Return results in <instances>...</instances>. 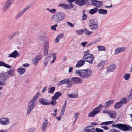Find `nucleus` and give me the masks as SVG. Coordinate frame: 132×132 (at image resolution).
<instances>
[{"label":"nucleus","instance_id":"1","mask_svg":"<svg viewBox=\"0 0 132 132\" xmlns=\"http://www.w3.org/2000/svg\"><path fill=\"white\" fill-rule=\"evenodd\" d=\"M75 73L78 75L82 78H87L91 76L92 72L89 70H77L75 71Z\"/></svg>","mask_w":132,"mask_h":132},{"label":"nucleus","instance_id":"2","mask_svg":"<svg viewBox=\"0 0 132 132\" xmlns=\"http://www.w3.org/2000/svg\"><path fill=\"white\" fill-rule=\"evenodd\" d=\"M39 92L37 93L29 103V106L27 110V115H28L31 112L32 110L37 104L36 100L39 96Z\"/></svg>","mask_w":132,"mask_h":132},{"label":"nucleus","instance_id":"3","mask_svg":"<svg viewBox=\"0 0 132 132\" xmlns=\"http://www.w3.org/2000/svg\"><path fill=\"white\" fill-rule=\"evenodd\" d=\"M65 17V15L64 13L60 12L54 14L52 19L53 22L58 23L63 20Z\"/></svg>","mask_w":132,"mask_h":132},{"label":"nucleus","instance_id":"4","mask_svg":"<svg viewBox=\"0 0 132 132\" xmlns=\"http://www.w3.org/2000/svg\"><path fill=\"white\" fill-rule=\"evenodd\" d=\"M112 126L113 127L117 128L122 131L126 132L132 130V127H131L126 124L118 123L112 125Z\"/></svg>","mask_w":132,"mask_h":132},{"label":"nucleus","instance_id":"5","mask_svg":"<svg viewBox=\"0 0 132 132\" xmlns=\"http://www.w3.org/2000/svg\"><path fill=\"white\" fill-rule=\"evenodd\" d=\"M82 58L84 60H85V61H86L91 64L92 63L94 60V56L92 54L87 53L84 55Z\"/></svg>","mask_w":132,"mask_h":132},{"label":"nucleus","instance_id":"6","mask_svg":"<svg viewBox=\"0 0 132 132\" xmlns=\"http://www.w3.org/2000/svg\"><path fill=\"white\" fill-rule=\"evenodd\" d=\"M102 105L100 104L98 106L94 109L92 111L90 112L88 115L90 117H94L96 114H97L100 112V109L102 108Z\"/></svg>","mask_w":132,"mask_h":132},{"label":"nucleus","instance_id":"7","mask_svg":"<svg viewBox=\"0 0 132 132\" xmlns=\"http://www.w3.org/2000/svg\"><path fill=\"white\" fill-rule=\"evenodd\" d=\"M89 26L90 29L93 30H95L98 28L97 23L93 19L90 20Z\"/></svg>","mask_w":132,"mask_h":132},{"label":"nucleus","instance_id":"8","mask_svg":"<svg viewBox=\"0 0 132 132\" xmlns=\"http://www.w3.org/2000/svg\"><path fill=\"white\" fill-rule=\"evenodd\" d=\"M10 123L9 119L5 117H2L0 118V123L3 126H7Z\"/></svg>","mask_w":132,"mask_h":132},{"label":"nucleus","instance_id":"9","mask_svg":"<svg viewBox=\"0 0 132 132\" xmlns=\"http://www.w3.org/2000/svg\"><path fill=\"white\" fill-rule=\"evenodd\" d=\"M82 80L78 77H74L71 78V84L72 86L75 84H80Z\"/></svg>","mask_w":132,"mask_h":132},{"label":"nucleus","instance_id":"10","mask_svg":"<svg viewBox=\"0 0 132 132\" xmlns=\"http://www.w3.org/2000/svg\"><path fill=\"white\" fill-rule=\"evenodd\" d=\"M113 122V121H109L103 122L100 124V126L103 125L104 126H101V128H103L105 130H107L109 129V128L106 126L111 124Z\"/></svg>","mask_w":132,"mask_h":132},{"label":"nucleus","instance_id":"11","mask_svg":"<svg viewBox=\"0 0 132 132\" xmlns=\"http://www.w3.org/2000/svg\"><path fill=\"white\" fill-rule=\"evenodd\" d=\"M30 7L29 6L26 7L20 12H19L16 15L15 18L16 19H19L23 15V14Z\"/></svg>","mask_w":132,"mask_h":132},{"label":"nucleus","instance_id":"12","mask_svg":"<svg viewBox=\"0 0 132 132\" xmlns=\"http://www.w3.org/2000/svg\"><path fill=\"white\" fill-rule=\"evenodd\" d=\"M42 54H39L32 59V62L35 65H36L37 64L39 61L42 58Z\"/></svg>","mask_w":132,"mask_h":132},{"label":"nucleus","instance_id":"13","mask_svg":"<svg viewBox=\"0 0 132 132\" xmlns=\"http://www.w3.org/2000/svg\"><path fill=\"white\" fill-rule=\"evenodd\" d=\"M92 4L93 6L98 7L102 6L103 3L101 1H98L95 0H92Z\"/></svg>","mask_w":132,"mask_h":132},{"label":"nucleus","instance_id":"14","mask_svg":"<svg viewBox=\"0 0 132 132\" xmlns=\"http://www.w3.org/2000/svg\"><path fill=\"white\" fill-rule=\"evenodd\" d=\"M126 49V48L125 47L117 48L115 49L114 54H118L121 52H124Z\"/></svg>","mask_w":132,"mask_h":132},{"label":"nucleus","instance_id":"15","mask_svg":"<svg viewBox=\"0 0 132 132\" xmlns=\"http://www.w3.org/2000/svg\"><path fill=\"white\" fill-rule=\"evenodd\" d=\"M94 127L93 126H88L85 128V132H95Z\"/></svg>","mask_w":132,"mask_h":132},{"label":"nucleus","instance_id":"16","mask_svg":"<svg viewBox=\"0 0 132 132\" xmlns=\"http://www.w3.org/2000/svg\"><path fill=\"white\" fill-rule=\"evenodd\" d=\"M116 67V65L115 64H113L109 65L107 68V71L109 72H112L115 70Z\"/></svg>","mask_w":132,"mask_h":132},{"label":"nucleus","instance_id":"17","mask_svg":"<svg viewBox=\"0 0 132 132\" xmlns=\"http://www.w3.org/2000/svg\"><path fill=\"white\" fill-rule=\"evenodd\" d=\"M39 103L42 105H50L49 101L47 99L42 98L40 99L39 101Z\"/></svg>","mask_w":132,"mask_h":132},{"label":"nucleus","instance_id":"18","mask_svg":"<svg viewBox=\"0 0 132 132\" xmlns=\"http://www.w3.org/2000/svg\"><path fill=\"white\" fill-rule=\"evenodd\" d=\"M88 0H76V3L79 6L84 5L87 1Z\"/></svg>","mask_w":132,"mask_h":132},{"label":"nucleus","instance_id":"19","mask_svg":"<svg viewBox=\"0 0 132 132\" xmlns=\"http://www.w3.org/2000/svg\"><path fill=\"white\" fill-rule=\"evenodd\" d=\"M49 43L48 42H45L44 45V55H47L48 50Z\"/></svg>","mask_w":132,"mask_h":132},{"label":"nucleus","instance_id":"20","mask_svg":"<svg viewBox=\"0 0 132 132\" xmlns=\"http://www.w3.org/2000/svg\"><path fill=\"white\" fill-rule=\"evenodd\" d=\"M85 63V61L84 60H81L78 61L75 67L76 68H79L83 65Z\"/></svg>","mask_w":132,"mask_h":132},{"label":"nucleus","instance_id":"21","mask_svg":"<svg viewBox=\"0 0 132 132\" xmlns=\"http://www.w3.org/2000/svg\"><path fill=\"white\" fill-rule=\"evenodd\" d=\"M48 124L47 120H46L44 121L42 125V129L43 132L45 131L46 129V128Z\"/></svg>","mask_w":132,"mask_h":132},{"label":"nucleus","instance_id":"22","mask_svg":"<svg viewBox=\"0 0 132 132\" xmlns=\"http://www.w3.org/2000/svg\"><path fill=\"white\" fill-rule=\"evenodd\" d=\"M61 95V92H57L55 93L54 95L52 98L51 99L52 100H56Z\"/></svg>","mask_w":132,"mask_h":132},{"label":"nucleus","instance_id":"23","mask_svg":"<svg viewBox=\"0 0 132 132\" xmlns=\"http://www.w3.org/2000/svg\"><path fill=\"white\" fill-rule=\"evenodd\" d=\"M18 54L19 53L17 51L15 50L13 52L9 55V57L15 58L18 56Z\"/></svg>","mask_w":132,"mask_h":132},{"label":"nucleus","instance_id":"24","mask_svg":"<svg viewBox=\"0 0 132 132\" xmlns=\"http://www.w3.org/2000/svg\"><path fill=\"white\" fill-rule=\"evenodd\" d=\"M52 55L51 54L50 56L48 57L45 58L44 59L43 63L45 67H46L48 63L50 61L51 59Z\"/></svg>","mask_w":132,"mask_h":132},{"label":"nucleus","instance_id":"25","mask_svg":"<svg viewBox=\"0 0 132 132\" xmlns=\"http://www.w3.org/2000/svg\"><path fill=\"white\" fill-rule=\"evenodd\" d=\"M114 101L112 100H110L106 102L104 104V108H106L110 106L113 103Z\"/></svg>","mask_w":132,"mask_h":132},{"label":"nucleus","instance_id":"26","mask_svg":"<svg viewBox=\"0 0 132 132\" xmlns=\"http://www.w3.org/2000/svg\"><path fill=\"white\" fill-rule=\"evenodd\" d=\"M109 116L111 118H115L116 116V113L114 111H110L109 112Z\"/></svg>","mask_w":132,"mask_h":132},{"label":"nucleus","instance_id":"27","mask_svg":"<svg viewBox=\"0 0 132 132\" xmlns=\"http://www.w3.org/2000/svg\"><path fill=\"white\" fill-rule=\"evenodd\" d=\"M11 4L7 1L6 2L5 5L3 7V11H5L8 10L10 7Z\"/></svg>","mask_w":132,"mask_h":132},{"label":"nucleus","instance_id":"28","mask_svg":"<svg viewBox=\"0 0 132 132\" xmlns=\"http://www.w3.org/2000/svg\"><path fill=\"white\" fill-rule=\"evenodd\" d=\"M7 73L10 76L12 77L15 74V70L13 69H11L7 72Z\"/></svg>","mask_w":132,"mask_h":132},{"label":"nucleus","instance_id":"29","mask_svg":"<svg viewBox=\"0 0 132 132\" xmlns=\"http://www.w3.org/2000/svg\"><path fill=\"white\" fill-rule=\"evenodd\" d=\"M65 84L68 85L69 87L72 86V84H71V79L70 80L69 78H66L64 79Z\"/></svg>","mask_w":132,"mask_h":132},{"label":"nucleus","instance_id":"30","mask_svg":"<svg viewBox=\"0 0 132 132\" xmlns=\"http://www.w3.org/2000/svg\"><path fill=\"white\" fill-rule=\"evenodd\" d=\"M64 34H61L58 35L55 40V42L56 43H58L60 39L63 38V36Z\"/></svg>","mask_w":132,"mask_h":132},{"label":"nucleus","instance_id":"31","mask_svg":"<svg viewBox=\"0 0 132 132\" xmlns=\"http://www.w3.org/2000/svg\"><path fill=\"white\" fill-rule=\"evenodd\" d=\"M0 66H3L8 69L11 68V66L9 65L2 61H0Z\"/></svg>","mask_w":132,"mask_h":132},{"label":"nucleus","instance_id":"32","mask_svg":"<svg viewBox=\"0 0 132 132\" xmlns=\"http://www.w3.org/2000/svg\"><path fill=\"white\" fill-rule=\"evenodd\" d=\"M17 71L19 74L22 75L25 73V69L23 68H20L17 69Z\"/></svg>","mask_w":132,"mask_h":132},{"label":"nucleus","instance_id":"33","mask_svg":"<svg viewBox=\"0 0 132 132\" xmlns=\"http://www.w3.org/2000/svg\"><path fill=\"white\" fill-rule=\"evenodd\" d=\"M98 11L99 13L101 14L105 15L107 13V11L106 10L101 9H98Z\"/></svg>","mask_w":132,"mask_h":132},{"label":"nucleus","instance_id":"34","mask_svg":"<svg viewBox=\"0 0 132 132\" xmlns=\"http://www.w3.org/2000/svg\"><path fill=\"white\" fill-rule=\"evenodd\" d=\"M58 6L65 9H67L68 6L64 3H60L58 5Z\"/></svg>","mask_w":132,"mask_h":132},{"label":"nucleus","instance_id":"35","mask_svg":"<svg viewBox=\"0 0 132 132\" xmlns=\"http://www.w3.org/2000/svg\"><path fill=\"white\" fill-rule=\"evenodd\" d=\"M97 48L99 51H106V48L104 46L100 45L97 47Z\"/></svg>","mask_w":132,"mask_h":132},{"label":"nucleus","instance_id":"36","mask_svg":"<svg viewBox=\"0 0 132 132\" xmlns=\"http://www.w3.org/2000/svg\"><path fill=\"white\" fill-rule=\"evenodd\" d=\"M98 9L95 7L94 9H90L89 11V13L91 14H93L97 11Z\"/></svg>","mask_w":132,"mask_h":132},{"label":"nucleus","instance_id":"37","mask_svg":"<svg viewBox=\"0 0 132 132\" xmlns=\"http://www.w3.org/2000/svg\"><path fill=\"white\" fill-rule=\"evenodd\" d=\"M122 106V105L121 103L120 102H119L116 103L114 105V107L115 109H119Z\"/></svg>","mask_w":132,"mask_h":132},{"label":"nucleus","instance_id":"38","mask_svg":"<svg viewBox=\"0 0 132 132\" xmlns=\"http://www.w3.org/2000/svg\"><path fill=\"white\" fill-rule=\"evenodd\" d=\"M8 77V76L6 74L4 73L2 74L1 76V79L3 80H6Z\"/></svg>","mask_w":132,"mask_h":132},{"label":"nucleus","instance_id":"39","mask_svg":"<svg viewBox=\"0 0 132 132\" xmlns=\"http://www.w3.org/2000/svg\"><path fill=\"white\" fill-rule=\"evenodd\" d=\"M84 31L86 35L88 36L90 35L93 33L92 32L86 29H84Z\"/></svg>","mask_w":132,"mask_h":132},{"label":"nucleus","instance_id":"40","mask_svg":"<svg viewBox=\"0 0 132 132\" xmlns=\"http://www.w3.org/2000/svg\"><path fill=\"white\" fill-rule=\"evenodd\" d=\"M127 101V99L125 98H123L121 99L119 102L122 105L126 103Z\"/></svg>","mask_w":132,"mask_h":132},{"label":"nucleus","instance_id":"41","mask_svg":"<svg viewBox=\"0 0 132 132\" xmlns=\"http://www.w3.org/2000/svg\"><path fill=\"white\" fill-rule=\"evenodd\" d=\"M84 32V30L83 29H81L80 30H76L75 32L78 35H81Z\"/></svg>","mask_w":132,"mask_h":132},{"label":"nucleus","instance_id":"42","mask_svg":"<svg viewBox=\"0 0 132 132\" xmlns=\"http://www.w3.org/2000/svg\"><path fill=\"white\" fill-rule=\"evenodd\" d=\"M55 88L54 87H52L51 88H49L48 91V92L51 93H53L55 90Z\"/></svg>","mask_w":132,"mask_h":132},{"label":"nucleus","instance_id":"43","mask_svg":"<svg viewBox=\"0 0 132 132\" xmlns=\"http://www.w3.org/2000/svg\"><path fill=\"white\" fill-rule=\"evenodd\" d=\"M68 96L69 98H77L78 97L77 94H68Z\"/></svg>","mask_w":132,"mask_h":132},{"label":"nucleus","instance_id":"44","mask_svg":"<svg viewBox=\"0 0 132 132\" xmlns=\"http://www.w3.org/2000/svg\"><path fill=\"white\" fill-rule=\"evenodd\" d=\"M56 53H53V60L50 62V63H53L56 59Z\"/></svg>","mask_w":132,"mask_h":132},{"label":"nucleus","instance_id":"45","mask_svg":"<svg viewBox=\"0 0 132 132\" xmlns=\"http://www.w3.org/2000/svg\"><path fill=\"white\" fill-rule=\"evenodd\" d=\"M130 77V75L128 73L125 74L124 76V78L126 80H128Z\"/></svg>","mask_w":132,"mask_h":132},{"label":"nucleus","instance_id":"46","mask_svg":"<svg viewBox=\"0 0 132 132\" xmlns=\"http://www.w3.org/2000/svg\"><path fill=\"white\" fill-rule=\"evenodd\" d=\"M79 115V114L78 113H76L74 115V118L75 119V121L74 122V123L77 120L78 116Z\"/></svg>","mask_w":132,"mask_h":132},{"label":"nucleus","instance_id":"47","mask_svg":"<svg viewBox=\"0 0 132 132\" xmlns=\"http://www.w3.org/2000/svg\"><path fill=\"white\" fill-rule=\"evenodd\" d=\"M105 61H102L100 63L98 64L97 66V67L98 68L100 67L102 65H104L105 63Z\"/></svg>","mask_w":132,"mask_h":132},{"label":"nucleus","instance_id":"48","mask_svg":"<svg viewBox=\"0 0 132 132\" xmlns=\"http://www.w3.org/2000/svg\"><path fill=\"white\" fill-rule=\"evenodd\" d=\"M56 100H52L51 103L50 102V105L51 104L52 106H54L56 105L57 103Z\"/></svg>","mask_w":132,"mask_h":132},{"label":"nucleus","instance_id":"49","mask_svg":"<svg viewBox=\"0 0 132 132\" xmlns=\"http://www.w3.org/2000/svg\"><path fill=\"white\" fill-rule=\"evenodd\" d=\"M67 9H70L73 7V5L72 3L69 4L68 5H67Z\"/></svg>","mask_w":132,"mask_h":132},{"label":"nucleus","instance_id":"50","mask_svg":"<svg viewBox=\"0 0 132 132\" xmlns=\"http://www.w3.org/2000/svg\"><path fill=\"white\" fill-rule=\"evenodd\" d=\"M109 132H120V131L119 130L112 129L110 130Z\"/></svg>","mask_w":132,"mask_h":132},{"label":"nucleus","instance_id":"51","mask_svg":"<svg viewBox=\"0 0 132 132\" xmlns=\"http://www.w3.org/2000/svg\"><path fill=\"white\" fill-rule=\"evenodd\" d=\"M96 132H103V129H99L98 128H96L95 129Z\"/></svg>","mask_w":132,"mask_h":132},{"label":"nucleus","instance_id":"52","mask_svg":"<svg viewBox=\"0 0 132 132\" xmlns=\"http://www.w3.org/2000/svg\"><path fill=\"white\" fill-rule=\"evenodd\" d=\"M58 26L57 24H55L54 25L52 26L51 27V29L54 30H56V29L55 28L56 27H57Z\"/></svg>","mask_w":132,"mask_h":132},{"label":"nucleus","instance_id":"53","mask_svg":"<svg viewBox=\"0 0 132 132\" xmlns=\"http://www.w3.org/2000/svg\"><path fill=\"white\" fill-rule=\"evenodd\" d=\"M87 43L88 42H82L81 43V45H82L83 47H84Z\"/></svg>","mask_w":132,"mask_h":132},{"label":"nucleus","instance_id":"54","mask_svg":"<svg viewBox=\"0 0 132 132\" xmlns=\"http://www.w3.org/2000/svg\"><path fill=\"white\" fill-rule=\"evenodd\" d=\"M67 24L68 25H69L70 27H74V25L72 24L71 22H67Z\"/></svg>","mask_w":132,"mask_h":132},{"label":"nucleus","instance_id":"55","mask_svg":"<svg viewBox=\"0 0 132 132\" xmlns=\"http://www.w3.org/2000/svg\"><path fill=\"white\" fill-rule=\"evenodd\" d=\"M4 81L0 80V86H3L6 85Z\"/></svg>","mask_w":132,"mask_h":132},{"label":"nucleus","instance_id":"56","mask_svg":"<svg viewBox=\"0 0 132 132\" xmlns=\"http://www.w3.org/2000/svg\"><path fill=\"white\" fill-rule=\"evenodd\" d=\"M35 130L34 128H31L29 129L27 132H33Z\"/></svg>","mask_w":132,"mask_h":132},{"label":"nucleus","instance_id":"57","mask_svg":"<svg viewBox=\"0 0 132 132\" xmlns=\"http://www.w3.org/2000/svg\"><path fill=\"white\" fill-rule=\"evenodd\" d=\"M56 11V10L55 9H53L51 10L50 12L53 13H54Z\"/></svg>","mask_w":132,"mask_h":132},{"label":"nucleus","instance_id":"58","mask_svg":"<svg viewBox=\"0 0 132 132\" xmlns=\"http://www.w3.org/2000/svg\"><path fill=\"white\" fill-rule=\"evenodd\" d=\"M101 37H99L95 41V43H97L101 41Z\"/></svg>","mask_w":132,"mask_h":132},{"label":"nucleus","instance_id":"59","mask_svg":"<svg viewBox=\"0 0 132 132\" xmlns=\"http://www.w3.org/2000/svg\"><path fill=\"white\" fill-rule=\"evenodd\" d=\"M87 18V16L85 14H84L82 16V19L85 20Z\"/></svg>","mask_w":132,"mask_h":132},{"label":"nucleus","instance_id":"60","mask_svg":"<svg viewBox=\"0 0 132 132\" xmlns=\"http://www.w3.org/2000/svg\"><path fill=\"white\" fill-rule=\"evenodd\" d=\"M29 64L28 63L24 64L22 65V66L24 67H28L29 66Z\"/></svg>","mask_w":132,"mask_h":132},{"label":"nucleus","instance_id":"61","mask_svg":"<svg viewBox=\"0 0 132 132\" xmlns=\"http://www.w3.org/2000/svg\"><path fill=\"white\" fill-rule=\"evenodd\" d=\"M14 1V0H8L7 1L9 2L11 4L13 3Z\"/></svg>","mask_w":132,"mask_h":132},{"label":"nucleus","instance_id":"62","mask_svg":"<svg viewBox=\"0 0 132 132\" xmlns=\"http://www.w3.org/2000/svg\"><path fill=\"white\" fill-rule=\"evenodd\" d=\"M47 88V87H44L42 90V92L43 93H44L45 92V91L46 90Z\"/></svg>","mask_w":132,"mask_h":132},{"label":"nucleus","instance_id":"63","mask_svg":"<svg viewBox=\"0 0 132 132\" xmlns=\"http://www.w3.org/2000/svg\"><path fill=\"white\" fill-rule=\"evenodd\" d=\"M62 84V82L61 81H59L57 85V86H59Z\"/></svg>","mask_w":132,"mask_h":132},{"label":"nucleus","instance_id":"64","mask_svg":"<svg viewBox=\"0 0 132 132\" xmlns=\"http://www.w3.org/2000/svg\"><path fill=\"white\" fill-rule=\"evenodd\" d=\"M0 132H8L7 130L5 129L0 130Z\"/></svg>","mask_w":132,"mask_h":132}]
</instances>
